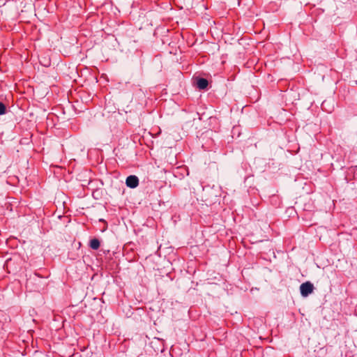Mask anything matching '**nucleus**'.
Segmentation results:
<instances>
[{"instance_id": "f257e3e1", "label": "nucleus", "mask_w": 357, "mask_h": 357, "mask_svg": "<svg viewBox=\"0 0 357 357\" xmlns=\"http://www.w3.org/2000/svg\"><path fill=\"white\" fill-rule=\"evenodd\" d=\"M301 294L303 296L306 297L314 290V286L310 282H305L301 284L300 287Z\"/></svg>"}, {"instance_id": "f03ea898", "label": "nucleus", "mask_w": 357, "mask_h": 357, "mask_svg": "<svg viewBox=\"0 0 357 357\" xmlns=\"http://www.w3.org/2000/svg\"><path fill=\"white\" fill-rule=\"evenodd\" d=\"M126 184L128 187L130 188H135L137 187L139 185V179L137 176L135 175H130L127 177Z\"/></svg>"}, {"instance_id": "7ed1b4c3", "label": "nucleus", "mask_w": 357, "mask_h": 357, "mask_svg": "<svg viewBox=\"0 0 357 357\" xmlns=\"http://www.w3.org/2000/svg\"><path fill=\"white\" fill-rule=\"evenodd\" d=\"M208 85V81L205 78H198L197 80V86L198 89H206Z\"/></svg>"}, {"instance_id": "20e7f679", "label": "nucleus", "mask_w": 357, "mask_h": 357, "mask_svg": "<svg viewBox=\"0 0 357 357\" xmlns=\"http://www.w3.org/2000/svg\"><path fill=\"white\" fill-rule=\"evenodd\" d=\"M89 246L91 249L96 250L100 248V242L98 238H94L90 241Z\"/></svg>"}, {"instance_id": "39448f33", "label": "nucleus", "mask_w": 357, "mask_h": 357, "mask_svg": "<svg viewBox=\"0 0 357 357\" xmlns=\"http://www.w3.org/2000/svg\"><path fill=\"white\" fill-rule=\"evenodd\" d=\"M6 112V105L0 102V115L4 114Z\"/></svg>"}]
</instances>
